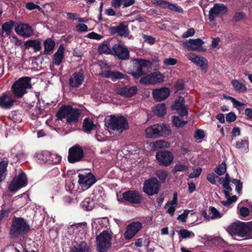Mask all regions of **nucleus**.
Listing matches in <instances>:
<instances>
[{
	"label": "nucleus",
	"instance_id": "7",
	"mask_svg": "<svg viewBox=\"0 0 252 252\" xmlns=\"http://www.w3.org/2000/svg\"><path fill=\"white\" fill-rule=\"evenodd\" d=\"M29 229V226L25 220L20 218H15L12 222L10 234L14 236L19 234H24L27 233Z\"/></svg>",
	"mask_w": 252,
	"mask_h": 252
},
{
	"label": "nucleus",
	"instance_id": "29",
	"mask_svg": "<svg viewBox=\"0 0 252 252\" xmlns=\"http://www.w3.org/2000/svg\"><path fill=\"white\" fill-rule=\"evenodd\" d=\"M251 229H252V227H251V221L247 222L241 221L239 236L250 239Z\"/></svg>",
	"mask_w": 252,
	"mask_h": 252
},
{
	"label": "nucleus",
	"instance_id": "17",
	"mask_svg": "<svg viewBox=\"0 0 252 252\" xmlns=\"http://www.w3.org/2000/svg\"><path fill=\"white\" fill-rule=\"evenodd\" d=\"M204 42L200 38L189 39L188 41L183 42V46L189 51H205V49L202 48Z\"/></svg>",
	"mask_w": 252,
	"mask_h": 252
},
{
	"label": "nucleus",
	"instance_id": "1",
	"mask_svg": "<svg viewBox=\"0 0 252 252\" xmlns=\"http://www.w3.org/2000/svg\"><path fill=\"white\" fill-rule=\"evenodd\" d=\"M171 132L170 126L165 123L157 124L150 126L145 129V136L148 138L166 137Z\"/></svg>",
	"mask_w": 252,
	"mask_h": 252
},
{
	"label": "nucleus",
	"instance_id": "51",
	"mask_svg": "<svg viewBox=\"0 0 252 252\" xmlns=\"http://www.w3.org/2000/svg\"><path fill=\"white\" fill-rule=\"evenodd\" d=\"M246 16V14L243 12H236L232 19V21L235 22H238L243 20Z\"/></svg>",
	"mask_w": 252,
	"mask_h": 252
},
{
	"label": "nucleus",
	"instance_id": "15",
	"mask_svg": "<svg viewBox=\"0 0 252 252\" xmlns=\"http://www.w3.org/2000/svg\"><path fill=\"white\" fill-rule=\"evenodd\" d=\"M187 56L188 59L199 66L204 73L207 72L208 67V61L205 57L196 55L193 53H189Z\"/></svg>",
	"mask_w": 252,
	"mask_h": 252
},
{
	"label": "nucleus",
	"instance_id": "30",
	"mask_svg": "<svg viewBox=\"0 0 252 252\" xmlns=\"http://www.w3.org/2000/svg\"><path fill=\"white\" fill-rule=\"evenodd\" d=\"M161 3L160 4L159 6H161L163 8H168L170 10L178 12L181 13L184 12L183 9L180 6H179L175 4L171 3L169 1L164 0H161Z\"/></svg>",
	"mask_w": 252,
	"mask_h": 252
},
{
	"label": "nucleus",
	"instance_id": "60",
	"mask_svg": "<svg viewBox=\"0 0 252 252\" xmlns=\"http://www.w3.org/2000/svg\"><path fill=\"white\" fill-rule=\"evenodd\" d=\"M236 114L232 112H230L226 114V121L230 123L233 122L236 120Z\"/></svg>",
	"mask_w": 252,
	"mask_h": 252
},
{
	"label": "nucleus",
	"instance_id": "42",
	"mask_svg": "<svg viewBox=\"0 0 252 252\" xmlns=\"http://www.w3.org/2000/svg\"><path fill=\"white\" fill-rule=\"evenodd\" d=\"M155 175L160 180L161 183H163L167 177L168 172L165 170H158L155 172Z\"/></svg>",
	"mask_w": 252,
	"mask_h": 252
},
{
	"label": "nucleus",
	"instance_id": "44",
	"mask_svg": "<svg viewBox=\"0 0 252 252\" xmlns=\"http://www.w3.org/2000/svg\"><path fill=\"white\" fill-rule=\"evenodd\" d=\"M188 169V165L179 163L175 164L172 170V172L173 174H175L178 172H186Z\"/></svg>",
	"mask_w": 252,
	"mask_h": 252
},
{
	"label": "nucleus",
	"instance_id": "43",
	"mask_svg": "<svg viewBox=\"0 0 252 252\" xmlns=\"http://www.w3.org/2000/svg\"><path fill=\"white\" fill-rule=\"evenodd\" d=\"M209 210L210 211V219H211V220L219 219L222 216V215L214 207H210Z\"/></svg>",
	"mask_w": 252,
	"mask_h": 252
},
{
	"label": "nucleus",
	"instance_id": "62",
	"mask_svg": "<svg viewBox=\"0 0 252 252\" xmlns=\"http://www.w3.org/2000/svg\"><path fill=\"white\" fill-rule=\"evenodd\" d=\"M218 177L214 173H208L207 175V180L212 185L216 183L215 178Z\"/></svg>",
	"mask_w": 252,
	"mask_h": 252
},
{
	"label": "nucleus",
	"instance_id": "50",
	"mask_svg": "<svg viewBox=\"0 0 252 252\" xmlns=\"http://www.w3.org/2000/svg\"><path fill=\"white\" fill-rule=\"evenodd\" d=\"M77 228V225H75V224L70 225L67 227L66 232H65V237H67L68 236L71 238V239H72L74 236V230Z\"/></svg>",
	"mask_w": 252,
	"mask_h": 252
},
{
	"label": "nucleus",
	"instance_id": "61",
	"mask_svg": "<svg viewBox=\"0 0 252 252\" xmlns=\"http://www.w3.org/2000/svg\"><path fill=\"white\" fill-rule=\"evenodd\" d=\"M56 125H58V123L60 121H62L63 119V106H62L58 112V113L56 114Z\"/></svg>",
	"mask_w": 252,
	"mask_h": 252
},
{
	"label": "nucleus",
	"instance_id": "26",
	"mask_svg": "<svg viewBox=\"0 0 252 252\" xmlns=\"http://www.w3.org/2000/svg\"><path fill=\"white\" fill-rule=\"evenodd\" d=\"M101 75L106 78H111L113 81L125 78L126 75L118 71H111L105 70L103 71Z\"/></svg>",
	"mask_w": 252,
	"mask_h": 252
},
{
	"label": "nucleus",
	"instance_id": "34",
	"mask_svg": "<svg viewBox=\"0 0 252 252\" xmlns=\"http://www.w3.org/2000/svg\"><path fill=\"white\" fill-rule=\"evenodd\" d=\"M90 248L85 241L77 244L71 248L70 252H89Z\"/></svg>",
	"mask_w": 252,
	"mask_h": 252
},
{
	"label": "nucleus",
	"instance_id": "49",
	"mask_svg": "<svg viewBox=\"0 0 252 252\" xmlns=\"http://www.w3.org/2000/svg\"><path fill=\"white\" fill-rule=\"evenodd\" d=\"M55 45V42L50 39H46L44 42V48L45 52H49L53 49Z\"/></svg>",
	"mask_w": 252,
	"mask_h": 252
},
{
	"label": "nucleus",
	"instance_id": "14",
	"mask_svg": "<svg viewBox=\"0 0 252 252\" xmlns=\"http://www.w3.org/2000/svg\"><path fill=\"white\" fill-rule=\"evenodd\" d=\"M27 184V178L25 173L21 171L20 174L16 176L10 183L8 189L10 191H14L25 187Z\"/></svg>",
	"mask_w": 252,
	"mask_h": 252
},
{
	"label": "nucleus",
	"instance_id": "47",
	"mask_svg": "<svg viewBox=\"0 0 252 252\" xmlns=\"http://www.w3.org/2000/svg\"><path fill=\"white\" fill-rule=\"evenodd\" d=\"M215 172L219 176L223 175L226 171V165L225 162H222L218 165L215 169Z\"/></svg>",
	"mask_w": 252,
	"mask_h": 252
},
{
	"label": "nucleus",
	"instance_id": "64",
	"mask_svg": "<svg viewBox=\"0 0 252 252\" xmlns=\"http://www.w3.org/2000/svg\"><path fill=\"white\" fill-rule=\"evenodd\" d=\"M194 33L195 31L194 29L192 28H190L187 32H185L183 34L182 37L183 38H187L193 36L194 34Z\"/></svg>",
	"mask_w": 252,
	"mask_h": 252
},
{
	"label": "nucleus",
	"instance_id": "59",
	"mask_svg": "<svg viewBox=\"0 0 252 252\" xmlns=\"http://www.w3.org/2000/svg\"><path fill=\"white\" fill-rule=\"evenodd\" d=\"M177 63V60L172 58H166L163 61V63L165 65H174Z\"/></svg>",
	"mask_w": 252,
	"mask_h": 252
},
{
	"label": "nucleus",
	"instance_id": "41",
	"mask_svg": "<svg viewBox=\"0 0 252 252\" xmlns=\"http://www.w3.org/2000/svg\"><path fill=\"white\" fill-rule=\"evenodd\" d=\"M25 48L29 49L33 47L35 51H39L40 48V42L36 40H30L27 41L25 43Z\"/></svg>",
	"mask_w": 252,
	"mask_h": 252
},
{
	"label": "nucleus",
	"instance_id": "48",
	"mask_svg": "<svg viewBox=\"0 0 252 252\" xmlns=\"http://www.w3.org/2000/svg\"><path fill=\"white\" fill-rule=\"evenodd\" d=\"M154 147L156 148L162 149L168 148L170 146L169 143L165 140H158L153 142Z\"/></svg>",
	"mask_w": 252,
	"mask_h": 252
},
{
	"label": "nucleus",
	"instance_id": "53",
	"mask_svg": "<svg viewBox=\"0 0 252 252\" xmlns=\"http://www.w3.org/2000/svg\"><path fill=\"white\" fill-rule=\"evenodd\" d=\"M230 183L222 182V186L224 189L223 193L225 197L229 196L230 192L232 191V189L229 185Z\"/></svg>",
	"mask_w": 252,
	"mask_h": 252
},
{
	"label": "nucleus",
	"instance_id": "22",
	"mask_svg": "<svg viewBox=\"0 0 252 252\" xmlns=\"http://www.w3.org/2000/svg\"><path fill=\"white\" fill-rule=\"evenodd\" d=\"M170 90L167 87L155 89L153 91V96L156 101L159 102L167 98L170 94Z\"/></svg>",
	"mask_w": 252,
	"mask_h": 252
},
{
	"label": "nucleus",
	"instance_id": "20",
	"mask_svg": "<svg viewBox=\"0 0 252 252\" xmlns=\"http://www.w3.org/2000/svg\"><path fill=\"white\" fill-rule=\"evenodd\" d=\"M112 49L113 53L112 54L115 55L119 59L125 60L129 59V51L126 47L117 43L113 46Z\"/></svg>",
	"mask_w": 252,
	"mask_h": 252
},
{
	"label": "nucleus",
	"instance_id": "13",
	"mask_svg": "<svg viewBox=\"0 0 252 252\" xmlns=\"http://www.w3.org/2000/svg\"><path fill=\"white\" fill-rule=\"evenodd\" d=\"M228 8L223 3H215L209 10V20L213 22L217 17H222L227 12Z\"/></svg>",
	"mask_w": 252,
	"mask_h": 252
},
{
	"label": "nucleus",
	"instance_id": "40",
	"mask_svg": "<svg viewBox=\"0 0 252 252\" xmlns=\"http://www.w3.org/2000/svg\"><path fill=\"white\" fill-rule=\"evenodd\" d=\"M231 84L235 89L240 93L244 92L247 91V88L245 85L240 82L237 80H233L231 81Z\"/></svg>",
	"mask_w": 252,
	"mask_h": 252
},
{
	"label": "nucleus",
	"instance_id": "2",
	"mask_svg": "<svg viewBox=\"0 0 252 252\" xmlns=\"http://www.w3.org/2000/svg\"><path fill=\"white\" fill-rule=\"evenodd\" d=\"M133 61L134 68L131 70L130 74L135 79L140 78L152 69V63L149 60L136 59Z\"/></svg>",
	"mask_w": 252,
	"mask_h": 252
},
{
	"label": "nucleus",
	"instance_id": "16",
	"mask_svg": "<svg viewBox=\"0 0 252 252\" xmlns=\"http://www.w3.org/2000/svg\"><path fill=\"white\" fill-rule=\"evenodd\" d=\"M142 224L140 221L132 222L128 224L124 233L126 240L132 238L142 228Z\"/></svg>",
	"mask_w": 252,
	"mask_h": 252
},
{
	"label": "nucleus",
	"instance_id": "32",
	"mask_svg": "<svg viewBox=\"0 0 252 252\" xmlns=\"http://www.w3.org/2000/svg\"><path fill=\"white\" fill-rule=\"evenodd\" d=\"M15 22L10 21L8 22L4 23L1 27V37H6L9 35L12 32Z\"/></svg>",
	"mask_w": 252,
	"mask_h": 252
},
{
	"label": "nucleus",
	"instance_id": "33",
	"mask_svg": "<svg viewBox=\"0 0 252 252\" xmlns=\"http://www.w3.org/2000/svg\"><path fill=\"white\" fill-rule=\"evenodd\" d=\"M96 125L94 124L93 121L89 117L86 118L83 122V129L84 131L89 133L96 128Z\"/></svg>",
	"mask_w": 252,
	"mask_h": 252
},
{
	"label": "nucleus",
	"instance_id": "10",
	"mask_svg": "<svg viewBox=\"0 0 252 252\" xmlns=\"http://www.w3.org/2000/svg\"><path fill=\"white\" fill-rule=\"evenodd\" d=\"M123 199L132 205L140 204L144 200L141 193L138 190L129 189L122 193Z\"/></svg>",
	"mask_w": 252,
	"mask_h": 252
},
{
	"label": "nucleus",
	"instance_id": "6",
	"mask_svg": "<svg viewBox=\"0 0 252 252\" xmlns=\"http://www.w3.org/2000/svg\"><path fill=\"white\" fill-rule=\"evenodd\" d=\"M161 186V183L156 177H151L146 180L143 184V191L149 196L158 194Z\"/></svg>",
	"mask_w": 252,
	"mask_h": 252
},
{
	"label": "nucleus",
	"instance_id": "35",
	"mask_svg": "<svg viewBox=\"0 0 252 252\" xmlns=\"http://www.w3.org/2000/svg\"><path fill=\"white\" fill-rule=\"evenodd\" d=\"M81 206L84 210L90 211L95 207V201L91 198H86L81 202Z\"/></svg>",
	"mask_w": 252,
	"mask_h": 252
},
{
	"label": "nucleus",
	"instance_id": "46",
	"mask_svg": "<svg viewBox=\"0 0 252 252\" xmlns=\"http://www.w3.org/2000/svg\"><path fill=\"white\" fill-rule=\"evenodd\" d=\"M172 123L176 127H181L187 124L188 121H183L178 116H173L172 117Z\"/></svg>",
	"mask_w": 252,
	"mask_h": 252
},
{
	"label": "nucleus",
	"instance_id": "25",
	"mask_svg": "<svg viewBox=\"0 0 252 252\" xmlns=\"http://www.w3.org/2000/svg\"><path fill=\"white\" fill-rule=\"evenodd\" d=\"M15 31L19 35L26 37H30L33 33L32 27L26 24H19L15 28Z\"/></svg>",
	"mask_w": 252,
	"mask_h": 252
},
{
	"label": "nucleus",
	"instance_id": "31",
	"mask_svg": "<svg viewBox=\"0 0 252 252\" xmlns=\"http://www.w3.org/2000/svg\"><path fill=\"white\" fill-rule=\"evenodd\" d=\"M240 221H237L232 223L227 228V231L232 236L237 235L239 236L241 227Z\"/></svg>",
	"mask_w": 252,
	"mask_h": 252
},
{
	"label": "nucleus",
	"instance_id": "57",
	"mask_svg": "<svg viewBox=\"0 0 252 252\" xmlns=\"http://www.w3.org/2000/svg\"><path fill=\"white\" fill-rule=\"evenodd\" d=\"M245 145L248 147L249 146V142L248 140L241 139L238 141L236 143V148L237 149H243L245 147Z\"/></svg>",
	"mask_w": 252,
	"mask_h": 252
},
{
	"label": "nucleus",
	"instance_id": "11",
	"mask_svg": "<svg viewBox=\"0 0 252 252\" xmlns=\"http://www.w3.org/2000/svg\"><path fill=\"white\" fill-rule=\"evenodd\" d=\"M156 158L159 165L166 167L172 163L174 156L170 151L163 150L157 152Z\"/></svg>",
	"mask_w": 252,
	"mask_h": 252
},
{
	"label": "nucleus",
	"instance_id": "5",
	"mask_svg": "<svg viewBox=\"0 0 252 252\" xmlns=\"http://www.w3.org/2000/svg\"><path fill=\"white\" fill-rule=\"evenodd\" d=\"M82 111L80 109L74 108L70 105H64V119L66 124L75 125L79 122Z\"/></svg>",
	"mask_w": 252,
	"mask_h": 252
},
{
	"label": "nucleus",
	"instance_id": "8",
	"mask_svg": "<svg viewBox=\"0 0 252 252\" xmlns=\"http://www.w3.org/2000/svg\"><path fill=\"white\" fill-rule=\"evenodd\" d=\"M112 239L110 234L106 230L103 231L96 237L97 249L98 252H106L111 245Z\"/></svg>",
	"mask_w": 252,
	"mask_h": 252
},
{
	"label": "nucleus",
	"instance_id": "37",
	"mask_svg": "<svg viewBox=\"0 0 252 252\" xmlns=\"http://www.w3.org/2000/svg\"><path fill=\"white\" fill-rule=\"evenodd\" d=\"M98 50L100 54H112L113 49L109 46V41L106 40L103 41L98 47Z\"/></svg>",
	"mask_w": 252,
	"mask_h": 252
},
{
	"label": "nucleus",
	"instance_id": "36",
	"mask_svg": "<svg viewBox=\"0 0 252 252\" xmlns=\"http://www.w3.org/2000/svg\"><path fill=\"white\" fill-rule=\"evenodd\" d=\"M152 85L162 83L164 81L165 76L159 71L150 73Z\"/></svg>",
	"mask_w": 252,
	"mask_h": 252
},
{
	"label": "nucleus",
	"instance_id": "38",
	"mask_svg": "<svg viewBox=\"0 0 252 252\" xmlns=\"http://www.w3.org/2000/svg\"><path fill=\"white\" fill-rule=\"evenodd\" d=\"M63 59V45H61L58 51L54 55V63L57 65L61 64Z\"/></svg>",
	"mask_w": 252,
	"mask_h": 252
},
{
	"label": "nucleus",
	"instance_id": "56",
	"mask_svg": "<svg viewBox=\"0 0 252 252\" xmlns=\"http://www.w3.org/2000/svg\"><path fill=\"white\" fill-rule=\"evenodd\" d=\"M189 211V210H184L182 214L178 216L177 220L183 222H186Z\"/></svg>",
	"mask_w": 252,
	"mask_h": 252
},
{
	"label": "nucleus",
	"instance_id": "19",
	"mask_svg": "<svg viewBox=\"0 0 252 252\" xmlns=\"http://www.w3.org/2000/svg\"><path fill=\"white\" fill-rule=\"evenodd\" d=\"M109 32L112 35L117 34L121 37H125L128 36L129 33L128 26L126 22L120 23L117 26L110 27Z\"/></svg>",
	"mask_w": 252,
	"mask_h": 252
},
{
	"label": "nucleus",
	"instance_id": "24",
	"mask_svg": "<svg viewBox=\"0 0 252 252\" xmlns=\"http://www.w3.org/2000/svg\"><path fill=\"white\" fill-rule=\"evenodd\" d=\"M42 160L49 164H57L62 160V157L55 153L48 151L44 152L42 154Z\"/></svg>",
	"mask_w": 252,
	"mask_h": 252
},
{
	"label": "nucleus",
	"instance_id": "54",
	"mask_svg": "<svg viewBox=\"0 0 252 252\" xmlns=\"http://www.w3.org/2000/svg\"><path fill=\"white\" fill-rule=\"evenodd\" d=\"M139 82L141 84L152 85L150 74L141 77Z\"/></svg>",
	"mask_w": 252,
	"mask_h": 252
},
{
	"label": "nucleus",
	"instance_id": "21",
	"mask_svg": "<svg viewBox=\"0 0 252 252\" xmlns=\"http://www.w3.org/2000/svg\"><path fill=\"white\" fill-rule=\"evenodd\" d=\"M15 96L11 94L4 93L0 95V107L2 109H8L12 107L16 100Z\"/></svg>",
	"mask_w": 252,
	"mask_h": 252
},
{
	"label": "nucleus",
	"instance_id": "27",
	"mask_svg": "<svg viewBox=\"0 0 252 252\" xmlns=\"http://www.w3.org/2000/svg\"><path fill=\"white\" fill-rule=\"evenodd\" d=\"M84 81V76L81 72H75L69 79V84L72 87H78Z\"/></svg>",
	"mask_w": 252,
	"mask_h": 252
},
{
	"label": "nucleus",
	"instance_id": "28",
	"mask_svg": "<svg viewBox=\"0 0 252 252\" xmlns=\"http://www.w3.org/2000/svg\"><path fill=\"white\" fill-rule=\"evenodd\" d=\"M177 193L175 192L173 194V197L172 200L168 201L165 205L164 208H166L167 206H169L167 211V213H168L171 217H173L174 215L176 207L178 204L177 199Z\"/></svg>",
	"mask_w": 252,
	"mask_h": 252
},
{
	"label": "nucleus",
	"instance_id": "52",
	"mask_svg": "<svg viewBox=\"0 0 252 252\" xmlns=\"http://www.w3.org/2000/svg\"><path fill=\"white\" fill-rule=\"evenodd\" d=\"M178 233L180 237H181L182 238H189L191 236V234H192L194 235V234L187 229H181L179 230L178 232Z\"/></svg>",
	"mask_w": 252,
	"mask_h": 252
},
{
	"label": "nucleus",
	"instance_id": "45",
	"mask_svg": "<svg viewBox=\"0 0 252 252\" xmlns=\"http://www.w3.org/2000/svg\"><path fill=\"white\" fill-rule=\"evenodd\" d=\"M8 163L6 161L0 162V182L4 180L5 176V171Z\"/></svg>",
	"mask_w": 252,
	"mask_h": 252
},
{
	"label": "nucleus",
	"instance_id": "12",
	"mask_svg": "<svg viewBox=\"0 0 252 252\" xmlns=\"http://www.w3.org/2000/svg\"><path fill=\"white\" fill-rule=\"evenodd\" d=\"M78 177L79 178L78 184L82 188L86 189L92 187L97 181L96 177L91 172H84L79 173Z\"/></svg>",
	"mask_w": 252,
	"mask_h": 252
},
{
	"label": "nucleus",
	"instance_id": "63",
	"mask_svg": "<svg viewBox=\"0 0 252 252\" xmlns=\"http://www.w3.org/2000/svg\"><path fill=\"white\" fill-rule=\"evenodd\" d=\"M87 37L90 39L100 40L103 37V36L102 35H100L99 34H98L96 32H93L89 33L88 34Z\"/></svg>",
	"mask_w": 252,
	"mask_h": 252
},
{
	"label": "nucleus",
	"instance_id": "9",
	"mask_svg": "<svg viewBox=\"0 0 252 252\" xmlns=\"http://www.w3.org/2000/svg\"><path fill=\"white\" fill-rule=\"evenodd\" d=\"M84 158L85 153L79 145H75L69 149L67 159L69 163H74L81 161Z\"/></svg>",
	"mask_w": 252,
	"mask_h": 252
},
{
	"label": "nucleus",
	"instance_id": "58",
	"mask_svg": "<svg viewBox=\"0 0 252 252\" xmlns=\"http://www.w3.org/2000/svg\"><path fill=\"white\" fill-rule=\"evenodd\" d=\"M205 136L204 131L201 129H198L195 131L194 137L196 139H203Z\"/></svg>",
	"mask_w": 252,
	"mask_h": 252
},
{
	"label": "nucleus",
	"instance_id": "39",
	"mask_svg": "<svg viewBox=\"0 0 252 252\" xmlns=\"http://www.w3.org/2000/svg\"><path fill=\"white\" fill-rule=\"evenodd\" d=\"M166 113V107L164 103L158 104L154 110V113L158 117H162Z\"/></svg>",
	"mask_w": 252,
	"mask_h": 252
},
{
	"label": "nucleus",
	"instance_id": "55",
	"mask_svg": "<svg viewBox=\"0 0 252 252\" xmlns=\"http://www.w3.org/2000/svg\"><path fill=\"white\" fill-rule=\"evenodd\" d=\"M202 171V169L200 167H198L196 169H193V172L190 173L189 174V177L190 179L198 177L200 175Z\"/></svg>",
	"mask_w": 252,
	"mask_h": 252
},
{
	"label": "nucleus",
	"instance_id": "18",
	"mask_svg": "<svg viewBox=\"0 0 252 252\" xmlns=\"http://www.w3.org/2000/svg\"><path fill=\"white\" fill-rule=\"evenodd\" d=\"M185 102L184 98L180 96L178 99L175 100L174 104L171 106V109L176 110L181 117L188 115V107L185 104Z\"/></svg>",
	"mask_w": 252,
	"mask_h": 252
},
{
	"label": "nucleus",
	"instance_id": "23",
	"mask_svg": "<svg viewBox=\"0 0 252 252\" xmlns=\"http://www.w3.org/2000/svg\"><path fill=\"white\" fill-rule=\"evenodd\" d=\"M138 92V89L136 86H125L118 89L117 94L121 96L126 98H130L135 95Z\"/></svg>",
	"mask_w": 252,
	"mask_h": 252
},
{
	"label": "nucleus",
	"instance_id": "3",
	"mask_svg": "<svg viewBox=\"0 0 252 252\" xmlns=\"http://www.w3.org/2000/svg\"><path fill=\"white\" fill-rule=\"evenodd\" d=\"M31 87V78L29 77H22L12 85L11 91L15 97L21 98L27 93V90Z\"/></svg>",
	"mask_w": 252,
	"mask_h": 252
},
{
	"label": "nucleus",
	"instance_id": "4",
	"mask_svg": "<svg viewBox=\"0 0 252 252\" xmlns=\"http://www.w3.org/2000/svg\"><path fill=\"white\" fill-rule=\"evenodd\" d=\"M105 125L108 128L121 132L129 128L127 120L123 116L111 115L108 119H105Z\"/></svg>",
	"mask_w": 252,
	"mask_h": 252
}]
</instances>
